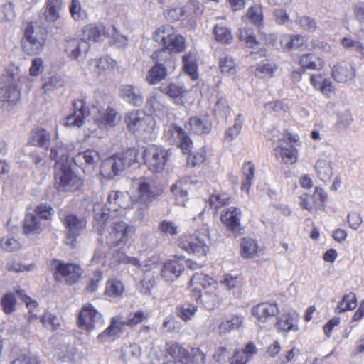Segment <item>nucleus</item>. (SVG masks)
Wrapping results in <instances>:
<instances>
[{
  "label": "nucleus",
  "instance_id": "obj_37",
  "mask_svg": "<svg viewBox=\"0 0 364 364\" xmlns=\"http://www.w3.org/2000/svg\"><path fill=\"white\" fill-rule=\"evenodd\" d=\"M188 180L181 179L171 186V191L178 205L185 206L188 200Z\"/></svg>",
  "mask_w": 364,
  "mask_h": 364
},
{
  "label": "nucleus",
  "instance_id": "obj_56",
  "mask_svg": "<svg viewBox=\"0 0 364 364\" xmlns=\"http://www.w3.org/2000/svg\"><path fill=\"white\" fill-rule=\"evenodd\" d=\"M64 84L65 81L63 77L58 75H54L44 80L43 89L45 92L47 93L62 87Z\"/></svg>",
  "mask_w": 364,
  "mask_h": 364
},
{
  "label": "nucleus",
  "instance_id": "obj_14",
  "mask_svg": "<svg viewBox=\"0 0 364 364\" xmlns=\"http://www.w3.org/2000/svg\"><path fill=\"white\" fill-rule=\"evenodd\" d=\"M166 139L180 148L183 154H188L193 146L192 141L187 133L181 127L171 125L165 132Z\"/></svg>",
  "mask_w": 364,
  "mask_h": 364
},
{
  "label": "nucleus",
  "instance_id": "obj_41",
  "mask_svg": "<svg viewBox=\"0 0 364 364\" xmlns=\"http://www.w3.org/2000/svg\"><path fill=\"white\" fill-rule=\"evenodd\" d=\"M23 227L25 234H38L43 230L41 220L33 213L26 215Z\"/></svg>",
  "mask_w": 364,
  "mask_h": 364
},
{
  "label": "nucleus",
  "instance_id": "obj_15",
  "mask_svg": "<svg viewBox=\"0 0 364 364\" xmlns=\"http://www.w3.org/2000/svg\"><path fill=\"white\" fill-rule=\"evenodd\" d=\"M174 68L175 60L168 54V57H166L164 63H157L149 69L145 77V80L150 85L159 84L166 79L168 75V70L174 69Z\"/></svg>",
  "mask_w": 364,
  "mask_h": 364
},
{
  "label": "nucleus",
  "instance_id": "obj_11",
  "mask_svg": "<svg viewBox=\"0 0 364 364\" xmlns=\"http://www.w3.org/2000/svg\"><path fill=\"white\" fill-rule=\"evenodd\" d=\"M78 326L87 332L100 329L104 324L102 315L90 304L82 307L78 316Z\"/></svg>",
  "mask_w": 364,
  "mask_h": 364
},
{
  "label": "nucleus",
  "instance_id": "obj_13",
  "mask_svg": "<svg viewBox=\"0 0 364 364\" xmlns=\"http://www.w3.org/2000/svg\"><path fill=\"white\" fill-rule=\"evenodd\" d=\"M153 122V118L141 110L131 112L125 118L129 130L139 134L149 132Z\"/></svg>",
  "mask_w": 364,
  "mask_h": 364
},
{
  "label": "nucleus",
  "instance_id": "obj_45",
  "mask_svg": "<svg viewBox=\"0 0 364 364\" xmlns=\"http://www.w3.org/2000/svg\"><path fill=\"white\" fill-rule=\"evenodd\" d=\"M148 207L149 204L137 200H134L132 203L131 207L127 212V214L129 215L134 214V216L132 218L133 222L136 223L141 221L145 216L148 210Z\"/></svg>",
  "mask_w": 364,
  "mask_h": 364
},
{
  "label": "nucleus",
  "instance_id": "obj_18",
  "mask_svg": "<svg viewBox=\"0 0 364 364\" xmlns=\"http://www.w3.org/2000/svg\"><path fill=\"white\" fill-rule=\"evenodd\" d=\"M242 211L236 207H229L223 210L220 215V220L227 229L233 233H241L240 225Z\"/></svg>",
  "mask_w": 364,
  "mask_h": 364
},
{
  "label": "nucleus",
  "instance_id": "obj_8",
  "mask_svg": "<svg viewBox=\"0 0 364 364\" xmlns=\"http://www.w3.org/2000/svg\"><path fill=\"white\" fill-rule=\"evenodd\" d=\"M55 169V185L58 191L75 192L82 186V180L69 166H60Z\"/></svg>",
  "mask_w": 364,
  "mask_h": 364
},
{
  "label": "nucleus",
  "instance_id": "obj_63",
  "mask_svg": "<svg viewBox=\"0 0 364 364\" xmlns=\"http://www.w3.org/2000/svg\"><path fill=\"white\" fill-rule=\"evenodd\" d=\"M341 45L346 49L360 53L361 55L363 53L364 46L363 44L353 38L351 36H346L341 41Z\"/></svg>",
  "mask_w": 364,
  "mask_h": 364
},
{
  "label": "nucleus",
  "instance_id": "obj_58",
  "mask_svg": "<svg viewBox=\"0 0 364 364\" xmlns=\"http://www.w3.org/2000/svg\"><path fill=\"white\" fill-rule=\"evenodd\" d=\"M210 205L216 210L230 203V196L225 193H214L209 198Z\"/></svg>",
  "mask_w": 364,
  "mask_h": 364
},
{
  "label": "nucleus",
  "instance_id": "obj_9",
  "mask_svg": "<svg viewBox=\"0 0 364 364\" xmlns=\"http://www.w3.org/2000/svg\"><path fill=\"white\" fill-rule=\"evenodd\" d=\"M50 268L54 278L59 282L67 284L75 283L82 274V269L79 265L72 263H65L61 260L53 259Z\"/></svg>",
  "mask_w": 364,
  "mask_h": 364
},
{
  "label": "nucleus",
  "instance_id": "obj_16",
  "mask_svg": "<svg viewBox=\"0 0 364 364\" xmlns=\"http://www.w3.org/2000/svg\"><path fill=\"white\" fill-rule=\"evenodd\" d=\"M132 186L137 193L135 200L149 205L158 195L153 183L148 178L134 179Z\"/></svg>",
  "mask_w": 364,
  "mask_h": 364
},
{
  "label": "nucleus",
  "instance_id": "obj_1",
  "mask_svg": "<svg viewBox=\"0 0 364 364\" xmlns=\"http://www.w3.org/2000/svg\"><path fill=\"white\" fill-rule=\"evenodd\" d=\"M127 196L120 191H112L109 192L106 205L101 201L96 200L93 205L94 212V228L102 234L105 228L109 223L110 218L115 217L116 213L121 210H125L128 205L125 198Z\"/></svg>",
  "mask_w": 364,
  "mask_h": 364
},
{
  "label": "nucleus",
  "instance_id": "obj_17",
  "mask_svg": "<svg viewBox=\"0 0 364 364\" xmlns=\"http://www.w3.org/2000/svg\"><path fill=\"white\" fill-rule=\"evenodd\" d=\"M100 160L99 153L93 149H87L79 152L73 158L74 163L80 167L85 173H91Z\"/></svg>",
  "mask_w": 364,
  "mask_h": 364
},
{
  "label": "nucleus",
  "instance_id": "obj_40",
  "mask_svg": "<svg viewBox=\"0 0 364 364\" xmlns=\"http://www.w3.org/2000/svg\"><path fill=\"white\" fill-rule=\"evenodd\" d=\"M191 9L192 3L183 6H173L166 11V17L171 21L184 19L189 16Z\"/></svg>",
  "mask_w": 364,
  "mask_h": 364
},
{
  "label": "nucleus",
  "instance_id": "obj_48",
  "mask_svg": "<svg viewBox=\"0 0 364 364\" xmlns=\"http://www.w3.org/2000/svg\"><path fill=\"white\" fill-rule=\"evenodd\" d=\"M213 33L215 40L219 43L230 44L232 40L231 31L223 23L215 24Z\"/></svg>",
  "mask_w": 364,
  "mask_h": 364
},
{
  "label": "nucleus",
  "instance_id": "obj_55",
  "mask_svg": "<svg viewBox=\"0 0 364 364\" xmlns=\"http://www.w3.org/2000/svg\"><path fill=\"white\" fill-rule=\"evenodd\" d=\"M90 65H94L95 68L94 71L100 74L104 70L114 68L116 65V61L108 56H105L99 59L91 60Z\"/></svg>",
  "mask_w": 364,
  "mask_h": 364
},
{
  "label": "nucleus",
  "instance_id": "obj_33",
  "mask_svg": "<svg viewBox=\"0 0 364 364\" xmlns=\"http://www.w3.org/2000/svg\"><path fill=\"white\" fill-rule=\"evenodd\" d=\"M63 7V0H46L43 14L46 21L49 23L56 22L60 18Z\"/></svg>",
  "mask_w": 364,
  "mask_h": 364
},
{
  "label": "nucleus",
  "instance_id": "obj_23",
  "mask_svg": "<svg viewBox=\"0 0 364 364\" xmlns=\"http://www.w3.org/2000/svg\"><path fill=\"white\" fill-rule=\"evenodd\" d=\"M299 315L296 311L287 312L277 318L276 326L279 332L299 331Z\"/></svg>",
  "mask_w": 364,
  "mask_h": 364
},
{
  "label": "nucleus",
  "instance_id": "obj_49",
  "mask_svg": "<svg viewBox=\"0 0 364 364\" xmlns=\"http://www.w3.org/2000/svg\"><path fill=\"white\" fill-rule=\"evenodd\" d=\"M183 70L191 79L197 78V64L195 54L189 53L183 57Z\"/></svg>",
  "mask_w": 364,
  "mask_h": 364
},
{
  "label": "nucleus",
  "instance_id": "obj_34",
  "mask_svg": "<svg viewBox=\"0 0 364 364\" xmlns=\"http://www.w3.org/2000/svg\"><path fill=\"white\" fill-rule=\"evenodd\" d=\"M332 75L336 81L343 83L353 80L355 73L350 64L341 63L334 66Z\"/></svg>",
  "mask_w": 364,
  "mask_h": 364
},
{
  "label": "nucleus",
  "instance_id": "obj_20",
  "mask_svg": "<svg viewBox=\"0 0 364 364\" xmlns=\"http://www.w3.org/2000/svg\"><path fill=\"white\" fill-rule=\"evenodd\" d=\"M197 299H200L201 304L208 310H213L217 308L221 301L223 299V296L221 294V291L218 287V284L215 286H211L210 288L203 291V293H199Z\"/></svg>",
  "mask_w": 364,
  "mask_h": 364
},
{
  "label": "nucleus",
  "instance_id": "obj_31",
  "mask_svg": "<svg viewBox=\"0 0 364 364\" xmlns=\"http://www.w3.org/2000/svg\"><path fill=\"white\" fill-rule=\"evenodd\" d=\"M124 285L119 279H111L106 283L105 295L110 301H119L124 293Z\"/></svg>",
  "mask_w": 364,
  "mask_h": 364
},
{
  "label": "nucleus",
  "instance_id": "obj_38",
  "mask_svg": "<svg viewBox=\"0 0 364 364\" xmlns=\"http://www.w3.org/2000/svg\"><path fill=\"white\" fill-rule=\"evenodd\" d=\"M51 134L43 128L32 131L29 144L48 149L50 146Z\"/></svg>",
  "mask_w": 364,
  "mask_h": 364
},
{
  "label": "nucleus",
  "instance_id": "obj_4",
  "mask_svg": "<svg viewBox=\"0 0 364 364\" xmlns=\"http://www.w3.org/2000/svg\"><path fill=\"white\" fill-rule=\"evenodd\" d=\"M48 37L46 28L29 23L24 30L21 41L23 52L29 55L40 54L44 49Z\"/></svg>",
  "mask_w": 364,
  "mask_h": 364
},
{
  "label": "nucleus",
  "instance_id": "obj_60",
  "mask_svg": "<svg viewBox=\"0 0 364 364\" xmlns=\"http://www.w3.org/2000/svg\"><path fill=\"white\" fill-rule=\"evenodd\" d=\"M243 180L242 182V189L247 191L250 188L254 177L255 168L251 162L244 164L242 168Z\"/></svg>",
  "mask_w": 364,
  "mask_h": 364
},
{
  "label": "nucleus",
  "instance_id": "obj_28",
  "mask_svg": "<svg viewBox=\"0 0 364 364\" xmlns=\"http://www.w3.org/2000/svg\"><path fill=\"white\" fill-rule=\"evenodd\" d=\"M73 149L72 144L65 146L63 144H57L51 148L50 157L55 161V168L68 166L66 163L70 157V152Z\"/></svg>",
  "mask_w": 364,
  "mask_h": 364
},
{
  "label": "nucleus",
  "instance_id": "obj_50",
  "mask_svg": "<svg viewBox=\"0 0 364 364\" xmlns=\"http://www.w3.org/2000/svg\"><path fill=\"white\" fill-rule=\"evenodd\" d=\"M163 97L161 95H150L146 102V108L155 115H158L164 111L165 106L162 102Z\"/></svg>",
  "mask_w": 364,
  "mask_h": 364
},
{
  "label": "nucleus",
  "instance_id": "obj_12",
  "mask_svg": "<svg viewBox=\"0 0 364 364\" xmlns=\"http://www.w3.org/2000/svg\"><path fill=\"white\" fill-rule=\"evenodd\" d=\"M63 223L65 226V243L75 247L77 237L86 228V220L74 214H68L63 218Z\"/></svg>",
  "mask_w": 364,
  "mask_h": 364
},
{
  "label": "nucleus",
  "instance_id": "obj_27",
  "mask_svg": "<svg viewBox=\"0 0 364 364\" xmlns=\"http://www.w3.org/2000/svg\"><path fill=\"white\" fill-rule=\"evenodd\" d=\"M119 119V114L109 107L107 109H99L94 116V120L99 127L104 126L114 127Z\"/></svg>",
  "mask_w": 364,
  "mask_h": 364
},
{
  "label": "nucleus",
  "instance_id": "obj_54",
  "mask_svg": "<svg viewBox=\"0 0 364 364\" xmlns=\"http://www.w3.org/2000/svg\"><path fill=\"white\" fill-rule=\"evenodd\" d=\"M106 36L111 38L112 43L118 47H122L127 43V38L121 34L114 25L107 28Z\"/></svg>",
  "mask_w": 364,
  "mask_h": 364
},
{
  "label": "nucleus",
  "instance_id": "obj_42",
  "mask_svg": "<svg viewBox=\"0 0 364 364\" xmlns=\"http://www.w3.org/2000/svg\"><path fill=\"white\" fill-rule=\"evenodd\" d=\"M168 354L175 360L173 363L167 364H188V351L176 343H171L167 349Z\"/></svg>",
  "mask_w": 364,
  "mask_h": 364
},
{
  "label": "nucleus",
  "instance_id": "obj_25",
  "mask_svg": "<svg viewBox=\"0 0 364 364\" xmlns=\"http://www.w3.org/2000/svg\"><path fill=\"white\" fill-rule=\"evenodd\" d=\"M124 326H127V323L122 315L112 317L110 325L97 336L98 342L105 343L109 338L119 334L122 332Z\"/></svg>",
  "mask_w": 364,
  "mask_h": 364
},
{
  "label": "nucleus",
  "instance_id": "obj_62",
  "mask_svg": "<svg viewBox=\"0 0 364 364\" xmlns=\"http://www.w3.org/2000/svg\"><path fill=\"white\" fill-rule=\"evenodd\" d=\"M107 96L103 94L102 92L99 90H95L93 92L92 99H89L87 100V98L84 99L83 100L86 102V104L90 105L93 109H97V111H99V109H102L104 107V105L106 102Z\"/></svg>",
  "mask_w": 364,
  "mask_h": 364
},
{
  "label": "nucleus",
  "instance_id": "obj_22",
  "mask_svg": "<svg viewBox=\"0 0 364 364\" xmlns=\"http://www.w3.org/2000/svg\"><path fill=\"white\" fill-rule=\"evenodd\" d=\"M86 102L82 100H77L73 102V112L68 115L64 122L67 127H80L85 119Z\"/></svg>",
  "mask_w": 364,
  "mask_h": 364
},
{
  "label": "nucleus",
  "instance_id": "obj_5",
  "mask_svg": "<svg viewBox=\"0 0 364 364\" xmlns=\"http://www.w3.org/2000/svg\"><path fill=\"white\" fill-rule=\"evenodd\" d=\"M109 224L110 225V230L106 237V243L110 250L117 252L123 249L127 245L132 228L123 221L117 220L111 222L109 219L105 230H106ZM105 232V230H104L101 235ZM98 233L100 235L99 232Z\"/></svg>",
  "mask_w": 364,
  "mask_h": 364
},
{
  "label": "nucleus",
  "instance_id": "obj_35",
  "mask_svg": "<svg viewBox=\"0 0 364 364\" xmlns=\"http://www.w3.org/2000/svg\"><path fill=\"white\" fill-rule=\"evenodd\" d=\"M159 90L161 93L173 99L183 97L187 92L183 83L178 81L171 82L168 84L162 83L159 87Z\"/></svg>",
  "mask_w": 364,
  "mask_h": 364
},
{
  "label": "nucleus",
  "instance_id": "obj_53",
  "mask_svg": "<svg viewBox=\"0 0 364 364\" xmlns=\"http://www.w3.org/2000/svg\"><path fill=\"white\" fill-rule=\"evenodd\" d=\"M69 11L72 18L75 21H80L87 18V11L82 9L80 0H71L69 6Z\"/></svg>",
  "mask_w": 364,
  "mask_h": 364
},
{
  "label": "nucleus",
  "instance_id": "obj_29",
  "mask_svg": "<svg viewBox=\"0 0 364 364\" xmlns=\"http://www.w3.org/2000/svg\"><path fill=\"white\" fill-rule=\"evenodd\" d=\"M107 28L102 23H90L82 28L83 41L100 42L104 36H106Z\"/></svg>",
  "mask_w": 364,
  "mask_h": 364
},
{
  "label": "nucleus",
  "instance_id": "obj_10",
  "mask_svg": "<svg viewBox=\"0 0 364 364\" xmlns=\"http://www.w3.org/2000/svg\"><path fill=\"white\" fill-rule=\"evenodd\" d=\"M171 156L170 150L152 145L144 151V159L149 169L153 172L162 171Z\"/></svg>",
  "mask_w": 364,
  "mask_h": 364
},
{
  "label": "nucleus",
  "instance_id": "obj_39",
  "mask_svg": "<svg viewBox=\"0 0 364 364\" xmlns=\"http://www.w3.org/2000/svg\"><path fill=\"white\" fill-rule=\"evenodd\" d=\"M274 155L285 164H293L297 161V151L293 146L285 148L279 144L274 149Z\"/></svg>",
  "mask_w": 364,
  "mask_h": 364
},
{
  "label": "nucleus",
  "instance_id": "obj_36",
  "mask_svg": "<svg viewBox=\"0 0 364 364\" xmlns=\"http://www.w3.org/2000/svg\"><path fill=\"white\" fill-rule=\"evenodd\" d=\"M243 321V316L232 315L230 318L221 321L218 328L219 336H223L234 330L238 329L242 325Z\"/></svg>",
  "mask_w": 364,
  "mask_h": 364
},
{
  "label": "nucleus",
  "instance_id": "obj_46",
  "mask_svg": "<svg viewBox=\"0 0 364 364\" xmlns=\"http://www.w3.org/2000/svg\"><path fill=\"white\" fill-rule=\"evenodd\" d=\"M280 43L284 49L296 50L303 46L304 38L301 35H287L282 38Z\"/></svg>",
  "mask_w": 364,
  "mask_h": 364
},
{
  "label": "nucleus",
  "instance_id": "obj_21",
  "mask_svg": "<svg viewBox=\"0 0 364 364\" xmlns=\"http://www.w3.org/2000/svg\"><path fill=\"white\" fill-rule=\"evenodd\" d=\"M120 96L128 104L134 107H141L144 102V98L141 89L133 85H122L120 86Z\"/></svg>",
  "mask_w": 364,
  "mask_h": 364
},
{
  "label": "nucleus",
  "instance_id": "obj_30",
  "mask_svg": "<svg viewBox=\"0 0 364 364\" xmlns=\"http://www.w3.org/2000/svg\"><path fill=\"white\" fill-rule=\"evenodd\" d=\"M218 283L211 277L203 273H195L191 280L189 288L191 291L200 293L202 289L203 291L210 288L211 286H215Z\"/></svg>",
  "mask_w": 364,
  "mask_h": 364
},
{
  "label": "nucleus",
  "instance_id": "obj_26",
  "mask_svg": "<svg viewBox=\"0 0 364 364\" xmlns=\"http://www.w3.org/2000/svg\"><path fill=\"white\" fill-rule=\"evenodd\" d=\"M183 270L184 266L180 261L172 259L164 263L161 275L165 281L171 282L177 279Z\"/></svg>",
  "mask_w": 364,
  "mask_h": 364
},
{
  "label": "nucleus",
  "instance_id": "obj_3",
  "mask_svg": "<svg viewBox=\"0 0 364 364\" xmlns=\"http://www.w3.org/2000/svg\"><path fill=\"white\" fill-rule=\"evenodd\" d=\"M23 73L16 65L10 66L0 84V100L3 103L15 105L20 100V82Z\"/></svg>",
  "mask_w": 364,
  "mask_h": 364
},
{
  "label": "nucleus",
  "instance_id": "obj_47",
  "mask_svg": "<svg viewBox=\"0 0 364 364\" xmlns=\"http://www.w3.org/2000/svg\"><path fill=\"white\" fill-rule=\"evenodd\" d=\"M188 125L193 132L197 134H208L211 129L210 124L207 120H202L197 117H191Z\"/></svg>",
  "mask_w": 364,
  "mask_h": 364
},
{
  "label": "nucleus",
  "instance_id": "obj_64",
  "mask_svg": "<svg viewBox=\"0 0 364 364\" xmlns=\"http://www.w3.org/2000/svg\"><path fill=\"white\" fill-rule=\"evenodd\" d=\"M230 113V109L228 100L220 98L214 107V114L218 117L226 119Z\"/></svg>",
  "mask_w": 364,
  "mask_h": 364
},
{
  "label": "nucleus",
  "instance_id": "obj_44",
  "mask_svg": "<svg viewBox=\"0 0 364 364\" xmlns=\"http://www.w3.org/2000/svg\"><path fill=\"white\" fill-rule=\"evenodd\" d=\"M299 64L305 69L320 70L323 68V61L314 54H305L301 56Z\"/></svg>",
  "mask_w": 364,
  "mask_h": 364
},
{
  "label": "nucleus",
  "instance_id": "obj_51",
  "mask_svg": "<svg viewBox=\"0 0 364 364\" xmlns=\"http://www.w3.org/2000/svg\"><path fill=\"white\" fill-rule=\"evenodd\" d=\"M357 306V299L354 293L350 292L344 295L342 300L338 304L336 312L342 313L354 309Z\"/></svg>",
  "mask_w": 364,
  "mask_h": 364
},
{
  "label": "nucleus",
  "instance_id": "obj_24",
  "mask_svg": "<svg viewBox=\"0 0 364 364\" xmlns=\"http://www.w3.org/2000/svg\"><path fill=\"white\" fill-rule=\"evenodd\" d=\"M337 156H325L319 158L315 164V171L319 179L323 182L330 181L333 175L332 164L337 159Z\"/></svg>",
  "mask_w": 364,
  "mask_h": 364
},
{
  "label": "nucleus",
  "instance_id": "obj_7",
  "mask_svg": "<svg viewBox=\"0 0 364 364\" xmlns=\"http://www.w3.org/2000/svg\"><path fill=\"white\" fill-rule=\"evenodd\" d=\"M154 39L169 53H180L185 49L184 38L169 25L160 26L155 32Z\"/></svg>",
  "mask_w": 364,
  "mask_h": 364
},
{
  "label": "nucleus",
  "instance_id": "obj_32",
  "mask_svg": "<svg viewBox=\"0 0 364 364\" xmlns=\"http://www.w3.org/2000/svg\"><path fill=\"white\" fill-rule=\"evenodd\" d=\"M90 48L88 43L80 41L77 39H70L67 41L65 52L68 56L73 60H78L80 57L86 53Z\"/></svg>",
  "mask_w": 364,
  "mask_h": 364
},
{
  "label": "nucleus",
  "instance_id": "obj_59",
  "mask_svg": "<svg viewBox=\"0 0 364 364\" xmlns=\"http://www.w3.org/2000/svg\"><path fill=\"white\" fill-rule=\"evenodd\" d=\"M242 124L243 119L242 117V114H240L236 117L234 125L225 132V139L228 142L235 139L239 135L242 129Z\"/></svg>",
  "mask_w": 364,
  "mask_h": 364
},
{
  "label": "nucleus",
  "instance_id": "obj_52",
  "mask_svg": "<svg viewBox=\"0 0 364 364\" xmlns=\"http://www.w3.org/2000/svg\"><path fill=\"white\" fill-rule=\"evenodd\" d=\"M16 293L25 302L26 307L28 309L29 314L28 316V321L31 323L33 319L37 318V314L39 312L38 304L36 301L33 300L31 297L26 295L22 290L17 291Z\"/></svg>",
  "mask_w": 364,
  "mask_h": 364
},
{
  "label": "nucleus",
  "instance_id": "obj_2",
  "mask_svg": "<svg viewBox=\"0 0 364 364\" xmlns=\"http://www.w3.org/2000/svg\"><path fill=\"white\" fill-rule=\"evenodd\" d=\"M138 155V151L134 148L113 155L102 162L101 175L107 179L119 176L127 168L137 162Z\"/></svg>",
  "mask_w": 364,
  "mask_h": 364
},
{
  "label": "nucleus",
  "instance_id": "obj_19",
  "mask_svg": "<svg viewBox=\"0 0 364 364\" xmlns=\"http://www.w3.org/2000/svg\"><path fill=\"white\" fill-rule=\"evenodd\" d=\"M279 313L276 303L262 302L251 309L252 316L261 323H265Z\"/></svg>",
  "mask_w": 364,
  "mask_h": 364
},
{
  "label": "nucleus",
  "instance_id": "obj_6",
  "mask_svg": "<svg viewBox=\"0 0 364 364\" xmlns=\"http://www.w3.org/2000/svg\"><path fill=\"white\" fill-rule=\"evenodd\" d=\"M208 242L207 230H202L193 235L181 236L178 247L188 253L201 257L205 256L209 250Z\"/></svg>",
  "mask_w": 364,
  "mask_h": 364
},
{
  "label": "nucleus",
  "instance_id": "obj_57",
  "mask_svg": "<svg viewBox=\"0 0 364 364\" xmlns=\"http://www.w3.org/2000/svg\"><path fill=\"white\" fill-rule=\"evenodd\" d=\"M41 322L46 328L53 331L57 330L61 325V319L53 313L46 311L41 316Z\"/></svg>",
  "mask_w": 364,
  "mask_h": 364
},
{
  "label": "nucleus",
  "instance_id": "obj_61",
  "mask_svg": "<svg viewBox=\"0 0 364 364\" xmlns=\"http://www.w3.org/2000/svg\"><path fill=\"white\" fill-rule=\"evenodd\" d=\"M238 36L240 39L245 41L247 46L250 48H255L259 44L255 38L253 31L251 28H240Z\"/></svg>",
  "mask_w": 364,
  "mask_h": 364
},
{
  "label": "nucleus",
  "instance_id": "obj_43",
  "mask_svg": "<svg viewBox=\"0 0 364 364\" xmlns=\"http://www.w3.org/2000/svg\"><path fill=\"white\" fill-rule=\"evenodd\" d=\"M240 254L244 259L254 258L258 250L257 242L251 237H244L240 242Z\"/></svg>",
  "mask_w": 364,
  "mask_h": 364
}]
</instances>
